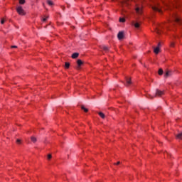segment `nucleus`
Segmentation results:
<instances>
[{
	"label": "nucleus",
	"instance_id": "nucleus-22",
	"mask_svg": "<svg viewBox=\"0 0 182 182\" xmlns=\"http://www.w3.org/2000/svg\"><path fill=\"white\" fill-rule=\"evenodd\" d=\"M119 22H126V19L124 18H119Z\"/></svg>",
	"mask_w": 182,
	"mask_h": 182
},
{
	"label": "nucleus",
	"instance_id": "nucleus-9",
	"mask_svg": "<svg viewBox=\"0 0 182 182\" xmlns=\"http://www.w3.org/2000/svg\"><path fill=\"white\" fill-rule=\"evenodd\" d=\"M132 25L134 26L135 28H140V23H139L133 21Z\"/></svg>",
	"mask_w": 182,
	"mask_h": 182
},
{
	"label": "nucleus",
	"instance_id": "nucleus-2",
	"mask_svg": "<svg viewBox=\"0 0 182 182\" xmlns=\"http://www.w3.org/2000/svg\"><path fill=\"white\" fill-rule=\"evenodd\" d=\"M16 11L18 15H25V11L22 9V6H19L16 8Z\"/></svg>",
	"mask_w": 182,
	"mask_h": 182
},
{
	"label": "nucleus",
	"instance_id": "nucleus-1",
	"mask_svg": "<svg viewBox=\"0 0 182 182\" xmlns=\"http://www.w3.org/2000/svg\"><path fill=\"white\" fill-rule=\"evenodd\" d=\"M151 9L154 12H159V14H162L163 11L161 10V6L159 3H156L154 6H151Z\"/></svg>",
	"mask_w": 182,
	"mask_h": 182
},
{
	"label": "nucleus",
	"instance_id": "nucleus-27",
	"mask_svg": "<svg viewBox=\"0 0 182 182\" xmlns=\"http://www.w3.org/2000/svg\"><path fill=\"white\" fill-rule=\"evenodd\" d=\"M16 143L17 144H21V139H17Z\"/></svg>",
	"mask_w": 182,
	"mask_h": 182
},
{
	"label": "nucleus",
	"instance_id": "nucleus-18",
	"mask_svg": "<svg viewBox=\"0 0 182 182\" xmlns=\"http://www.w3.org/2000/svg\"><path fill=\"white\" fill-rule=\"evenodd\" d=\"M70 66V63H65V68L66 69H69Z\"/></svg>",
	"mask_w": 182,
	"mask_h": 182
},
{
	"label": "nucleus",
	"instance_id": "nucleus-8",
	"mask_svg": "<svg viewBox=\"0 0 182 182\" xmlns=\"http://www.w3.org/2000/svg\"><path fill=\"white\" fill-rule=\"evenodd\" d=\"M130 85H132V79L127 77L125 86H130Z\"/></svg>",
	"mask_w": 182,
	"mask_h": 182
},
{
	"label": "nucleus",
	"instance_id": "nucleus-5",
	"mask_svg": "<svg viewBox=\"0 0 182 182\" xmlns=\"http://www.w3.org/2000/svg\"><path fill=\"white\" fill-rule=\"evenodd\" d=\"M117 38L120 41L122 39H123V38H124V33H123V31H119L117 34Z\"/></svg>",
	"mask_w": 182,
	"mask_h": 182
},
{
	"label": "nucleus",
	"instance_id": "nucleus-31",
	"mask_svg": "<svg viewBox=\"0 0 182 182\" xmlns=\"http://www.w3.org/2000/svg\"><path fill=\"white\" fill-rule=\"evenodd\" d=\"M147 97H150L151 99H153V97H151V95H148Z\"/></svg>",
	"mask_w": 182,
	"mask_h": 182
},
{
	"label": "nucleus",
	"instance_id": "nucleus-16",
	"mask_svg": "<svg viewBox=\"0 0 182 182\" xmlns=\"http://www.w3.org/2000/svg\"><path fill=\"white\" fill-rule=\"evenodd\" d=\"M98 114H99V116H100V117L102 119H105V117H106V116L105 115V114L103 112H99Z\"/></svg>",
	"mask_w": 182,
	"mask_h": 182
},
{
	"label": "nucleus",
	"instance_id": "nucleus-28",
	"mask_svg": "<svg viewBox=\"0 0 182 182\" xmlns=\"http://www.w3.org/2000/svg\"><path fill=\"white\" fill-rule=\"evenodd\" d=\"M160 46H161V43H158V46H157V48H160Z\"/></svg>",
	"mask_w": 182,
	"mask_h": 182
},
{
	"label": "nucleus",
	"instance_id": "nucleus-7",
	"mask_svg": "<svg viewBox=\"0 0 182 182\" xmlns=\"http://www.w3.org/2000/svg\"><path fill=\"white\" fill-rule=\"evenodd\" d=\"M77 69H80V67L82 66V65H83V61H82V60H77Z\"/></svg>",
	"mask_w": 182,
	"mask_h": 182
},
{
	"label": "nucleus",
	"instance_id": "nucleus-29",
	"mask_svg": "<svg viewBox=\"0 0 182 182\" xmlns=\"http://www.w3.org/2000/svg\"><path fill=\"white\" fill-rule=\"evenodd\" d=\"M171 46L173 48V47H174V43H171Z\"/></svg>",
	"mask_w": 182,
	"mask_h": 182
},
{
	"label": "nucleus",
	"instance_id": "nucleus-15",
	"mask_svg": "<svg viewBox=\"0 0 182 182\" xmlns=\"http://www.w3.org/2000/svg\"><path fill=\"white\" fill-rule=\"evenodd\" d=\"M156 33H158L159 35H160V33H161V27L156 28Z\"/></svg>",
	"mask_w": 182,
	"mask_h": 182
},
{
	"label": "nucleus",
	"instance_id": "nucleus-6",
	"mask_svg": "<svg viewBox=\"0 0 182 182\" xmlns=\"http://www.w3.org/2000/svg\"><path fill=\"white\" fill-rule=\"evenodd\" d=\"M163 95H164V91L156 90L155 96H159L160 97V96H163Z\"/></svg>",
	"mask_w": 182,
	"mask_h": 182
},
{
	"label": "nucleus",
	"instance_id": "nucleus-21",
	"mask_svg": "<svg viewBox=\"0 0 182 182\" xmlns=\"http://www.w3.org/2000/svg\"><path fill=\"white\" fill-rule=\"evenodd\" d=\"M158 73L160 76H161V75H163V69H159Z\"/></svg>",
	"mask_w": 182,
	"mask_h": 182
},
{
	"label": "nucleus",
	"instance_id": "nucleus-32",
	"mask_svg": "<svg viewBox=\"0 0 182 182\" xmlns=\"http://www.w3.org/2000/svg\"><path fill=\"white\" fill-rule=\"evenodd\" d=\"M120 164V161H118L117 164H114V165H119Z\"/></svg>",
	"mask_w": 182,
	"mask_h": 182
},
{
	"label": "nucleus",
	"instance_id": "nucleus-24",
	"mask_svg": "<svg viewBox=\"0 0 182 182\" xmlns=\"http://www.w3.org/2000/svg\"><path fill=\"white\" fill-rule=\"evenodd\" d=\"M4 23H5V20L4 18H2L1 21V24L4 25Z\"/></svg>",
	"mask_w": 182,
	"mask_h": 182
},
{
	"label": "nucleus",
	"instance_id": "nucleus-11",
	"mask_svg": "<svg viewBox=\"0 0 182 182\" xmlns=\"http://www.w3.org/2000/svg\"><path fill=\"white\" fill-rule=\"evenodd\" d=\"M176 139L181 140L182 139V132H179L176 136Z\"/></svg>",
	"mask_w": 182,
	"mask_h": 182
},
{
	"label": "nucleus",
	"instance_id": "nucleus-4",
	"mask_svg": "<svg viewBox=\"0 0 182 182\" xmlns=\"http://www.w3.org/2000/svg\"><path fill=\"white\" fill-rule=\"evenodd\" d=\"M135 11L138 15H141L143 12V9L141 6H136Z\"/></svg>",
	"mask_w": 182,
	"mask_h": 182
},
{
	"label": "nucleus",
	"instance_id": "nucleus-13",
	"mask_svg": "<svg viewBox=\"0 0 182 182\" xmlns=\"http://www.w3.org/2000/svg\"><path fill=\"white\" fill-rule=\"evenodd\" d=\"M101 49H103V50H105V52H107V50H109V47L106 46H102Z\"/></svg>",
	"mask_w": 182,
	"mask_h": 182
},
{
	"label": "nucleus",
	"instance_id": "nucleus-23",
	"mask_svg": "<svg viewBox=\"0 0 182 182\" xmlns=\"http://www.w3.org/2000/svg\"><path fill=\"white\" fill-rule=\"evenodd\" d=\"M19 4L23 5V4H25V0H19Z\"/></svg>",
	"mask_w": 182,
	"mask_h": 182
},
{
	"label": "nucleus",
	"instance_id": "nucleus-12",
	"mask_svg": "<svg viewBox=\"0 0 182 182\" xmlns=\"http://www.w3.org/2000/svg\"><path fill=\"white\" fill-rule=\"evenodd\" d=\"M171 75V71H166L164 77H169V76Z\"/></svg>",
	"mask_w": 182,
	"mask_h": 182
},
{
	"label": "nucleus",
	"instance_id": "nucleus-26",
	"mask_svg": "<svg viewBox=\"0 0 182 182\" xmlns=\"http://www.w3.org/2000/svg\"><path fill=\"white\" fill-rule=\"evenodd\" d=\"M48 16H46V18H43V22H46V21H48Z\"/></svg>",
	"mask_w": 182,
	"mask_h": 182
},
{
	"label": "nucleus",
	"instance_id": "nucleus-30",
	"mask_svg": "<svg viewBox=\"0 0 182 182\" xmlns=\"http://www.w3.org/2000/svg\"><path fill=\"white\" fill-rule=\"evenodd\" d=\"M11 48H18V46H12Z\"/></svg>",
	"mask_w": 182,
	"mask_h": 182
},
{
	"label": "nucleus",
	"instance_id": "nucleus-20",
	"mask_svg": "<svg viewBox=\"0 0 182 182\" xmlns=\"http://www.w3.org/2000/svg\"><path fill=\"white\" fill-rule=\"evenodd\" d=\"M31 141H33V143H36V141H37L36 137L31 136Z\"/></svg>",
	"mask_w": 182,
	"mask_h": 182
},
{
	"label": "nucleus",
	"instance_id": "nucleus-10",
	"mask_svg": "<svg viewBox=\"0 0 182 182\" xmlns=\"http://www.w3.org/2000/svg\"><path fill=\"white\" fill-rule=\"evenodd\" d=\"M79 57V53H74L73 55H72V58L73 59H76L77 58Z\"/></svg>",
	"mask_w": 182,
	"mask_h": 182
},
{
	"label": "nucleus",
	"instance_id": "nucleus-17",
	"mask_svg": "<svg viewBox=\"0 0 182 182\" xmlns=\"http://www.w3.org/2000/svg\"><path fill=\"white\" fill-rule=\"evenodd\" d=\"M47 4L50 6H52L53 5V1L50 0H47Z\"/></svg>",
	"mask_w": 182,
	"mask_h": 182
},
{
	"label": "nucleus",
	"instance_id": "nucleus-14",
	"mask_svg": "<svg viewBox=\"0 0 182 182\" xmlns=\"http://www.w3.org/2000/svg\"><path fill=\"white\" fill-rule=\"evenodd\" d=\"M154 52V53H156V55L159 54V53L160 52V48L159 47L155 48Z\"/></svg>",
	"mask_w": 182,
	"mask_h": 182
},
{
	"label": "nucleus",
	"instance_id": "nucleus-19",
	"mask_svg": "<svg viewBox=\"0 0 182 182\" xmlns=\"http://www.w3.org/2000/svg\"><path fill=\"white\" fill-rule=\"evenodd\" d=\"M81 109H82V110H84V112H85V113H87V112H89V109L85 108L84 106H82Z\"/></svg>",
	"mask_w": 182,
	"mask_h": 182
},
{
	"label": "nucleus",
	"instance_id": "nucleus-25",
	"mask_svg": "<svg viewBox=\"0 0 182 182\" xmlns=\"http://www.w3.org/2000/svg\"><path fill=\"white\" fill-rule=\"evenodd\" d=\"M52 159V155L51 154H48V159L50 160Z\"/></svg>",
	"mask_w": 182,
	"mask_h": 182
},
{
	"label": "nucleus",
	"instance_id": "nucleus-3",
	"mask_svg": "<svg viewBox=\"0 0 182 182\" xmlns=\"http://www.w3.org/2000/svg\"><path fill=\"white\" fill-rule=\"evenodd\" d=\"M173 21L176 22V23H182V20L178 18L177 14L173 15Z\"/></svg>",
	"mask_w": 182,
	"mask_h": 182
}]
</instances>
